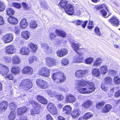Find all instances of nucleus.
Instances as JSON below:
<instances>
[{
	"label": "nucleus",
	"instance_id": "49530a36",
	"mask_svg": "<svg viewBox=\"0 0 120 120\" xmlns=\"http://www.w3.org/2000/svg\"><path fill=\"white\" fill-rule=\"evenodd\" d=\"M94 60V59L91 57H88L85 60L86 63L87 64H89L92 63Z\"/></svg>",
	"mask_w": 120,
	"mask_h": 120
},
{
	"label": "nucleus",
	"instance_id": "9b49d317",
	"mask_svg": "<svg viewBox=\"0 0 120 120\" xmlns=\"http://www.w3.org/2000/svg\"><path fill=\"white\" fill-rule=\"evenodd\" d=\"M48 110L52 113L55 114L57 113V110L55 105L52 103H49L47 106Z\"/></svg>",
	"mask_w": 120,
	"mask_h": 120
},
{
	"label": "nucleus",
	"instance_id": "9d476101",
	"mask_svg": "<svg viewBox=\"0 0 120 120\" xmlns=\"http://www.w3.org/2000/svg\"><path fill=\"white\" fill-rule=\"evenodd\" d=\"M76 100V99L74 95L70 94L66 96L65 102L67 103H73L75 102Z\"/></svg>",
	"mask_w": 120,
	"mask_h": 120
},
{
	"label": "nucleus",
	"instance_id": "37998d69",
	"mask_svg": "<svg viewBox=\"0 0 120 120\" xmlns=\"http://www.w3.org/2000/svg\"><path fill=\"white\" fill-rule=\"evenodd\" d=\"M112 79L110 77L108 76L104 79V82L106 84H110L112 82Z\"/></svg>",
	"mask_w": 120,
	"mask_h": 120
},
{
	"label": "nucleus",
	"instance_id": "4d7b16f0",
	"mask_svg": "<svg viewBox=\"0 0 120 120\" xmlns=\"http://www.w3.org/2000/svg\"><path fill=\"white\" fill-rule=\"evenodd\" d=\"M3 2L0 1V11H3L5 8V6Z\"/></svg>",
	"mask_w": 120,
	"mask_h": 120
},
{
	"label": "nucleus",
	"instance_id": "aec40b11",
	"mask_svg": "<svg viewBox=\"0 0 120 120\" xmlns=\"http://www.w3.org/2000/svg\"><path fill=\"white\" fill-rule=\"evenodd\" d=\"M20 53L23 55H27L29 54L30 51L27 47H23L21 48Z\"/></svg>",
	"mask_w": 120,
	"mask_h": 120
},
{
	"label": "nucleus",
	"instance_id": "a878e982",
	"mask_svg": "<svg viewBox=\"0 0 120 120\" xmlns=\"http://www.w3.org/2000/svg\"><path fill=\"white\" fill-rule=\"evenodd\" d=\"M93 104L92 101L89 100L85 101L82 105L84 108L86 109L90 107Z\"/></svg>",
	"mask_w": 120,
	"mask_h": 120
},
{
	"label": "nucleus",
	"instance_id": "0eeeda50",
	"mask_svg": "<svg viewBox=\"0 0 120 120\" xmlns=\"http://www.w3.org/2000/svg\"><path fill=\"white\" fill-rule=\"evenodd\" d=\"M66 13L68 15H72L74 14L75 9L73 6L70 4H68L65 9Z\"/></svg>",
	"mask_w": 120,
	"mask_h": 120
},
{
	"label": "nucleus",
	"instance_id": "7ed1b4c3",
	"mask_svg": "<svg viewBox=\"0 0 120 120\" xmlns=\"http://www.w3.org/2000/svg\"><path fill=\"white\" fill-rule=\"evenodd\" d=\"M32 82L30 80L28 79L23 80L20 83V88H23L25 90H28L30 89L33 86Z\"/></svg>",
	"mask_w": 120,
	"mask_h": 120
},
{
	"label": "nucleus",
	"instance_id": "338daca9",
	"mask_svg": "<svg viewBox=\"0 0 120 120\" xmlns=\"http://www.w3.org/2000/svg\"><path fill=\"white\" fill-rule=\"evenodd\" d=\"M94 26V24L92 21H90L89 22V25L88 26V28L89 29L92 28Z\"/></svg>",
	"mask_w": 120,
	"mask_h": 120
},
{
	"label": "nucleus",
	"instance_id": "c9c22d12",
	"mask_svg": "<svg viewBox=\"0 0 120 120\" xmlns=\"http://www.w3.org/2000/svg\"><path fill=\"white\" fill-rule=\"evenodd\" d=\"M6 13L7 15L10 17L13 15L15 13V11L14 10L11 8H7L6 9Z\"/></svg>",
	"mask_w": 120,
	"mask_h": 120
},
{
	"label": "nucleus",
	"instance_id": "a18cd8bd",
	"mask_svg": "<svg viewBox=\"0 0 120 120\" xmlns=\"http://www.w3.org/2000/svg\"><path fill=\"white\" fill-rule=\"evenodd\" d=\"M93 116V114L91 112L87 113L85 114L83 116V118L87 120Z\"/></svg>",
	"mask_w": 120,
	"mask_h": 120
},
{
	"label": "nucleus",
	"instance_id": "dca6fc26",
	"mask_svg": "<svg viewBox=\"0 0 120 120\" xmlns=\"http://www.w3.org/2000/svg\"><path fill=\"white\" fill-rule=\"evenodd\" d=\"M9 71V69L8 67L0 64V72L3 75H5Z\"/></svg>",
	"mask_w": 120,
	"mask_h": 120
},
{
	"label": "nucleus",
	"instance_id": "13d9d810",
	"mask_svg": "<svg viewBox=\"0 0 120 120\" xmlns=\"http://www.w3.org/2000/svg\"><path fill=\"white\" fill-rule=\"evenodd\" d=\"M12 4L13 7L16 8H19L21 7V4L17 3H13Z\"/></svg>",
	"mask_w": 120,
	"mask_h": 120
},
{
	"label": "nucleus",
	"instance_id": "473e14b6",
	"mask_svg": "<svg viewBox=\"0 0 120 120\" xmlns=\"http://www.w3.org/2000/svg\"><path fill=\"white\" fill-rule=\"evenodd\" d=\"M28 25V23L26 22V19H22L20 22V26L21 28H26Z\"/></svg>",
	"mask_w": 120,
	"mask_h": 120
},
{
	"label": "nucleus",
	"instance_id": "3c124183",
	"mask_svg": "<svg viewBox=\"0 0 120 120\" xmlns=\"http://www.w3.org/2000/svg\"><path fill=\"white\" fill-rule=\"evenodd\" d=\"M3 59L4 62L7 63H10L12 60L11 58L8 56L4 57Z\"/></svg>",
	"mask_w": 120,
	"mask_h": 120
},
{
	"label": "nucleus",
	"instance_id": "423d86ee",
	"mask_svg": "<svg viewBox=\"0 0 120 120\" xmlns=\"http://www.w3.org/2000/svg\"><path fill=\"white\" fill-rule=\"evenodd\" d=\"M5 51L7 53L11 54L15 53L16 49L14 45H10L5 47Z\"/></svg>",
	"mask_w": 120,
	"mask_h": 120
},
{
	"label": "nucleus",
	"instance_id": "c756f323",
	"mask_svg": "<svg viewBox=\"0 0 120 120\" xmlns=\"http://www.w3.org/2000/svg\"><path fill=\"white\" fill-rule=\"evenodd\" d=\"M27 111V109L25 107H22L18 109L17 113L19 115H22L25 113Z\"/></svg>",
	"mask_w": 120,
	"mask_h": 120
},
{
	"label": "nucleus",
	"instance_id": "603ef678",
	"mask_svg": "<svg viewBox=\"0 0 120 120\" xmlns=\"http://www.w3.org/2000/svg\"><path fill=\"white\" fill-rule=\"evenodd\" d=\"M40 4L42 6V8L45 9H47L48 8V6L46 2L44 0H42L41 3Z\"/></svg>",
	"mask_w": 120,
	"mask_h": 120
},
{
	"label": "nucleus",
	"instance_id": "69168bd1",
	"mask_svg": "<svg viewBox=\"0 0 120 120\" xmlns=\"http://www.w3.org/2000/svg\"><path fill=\"white\" fill-rule=\"evenodd\" d=\"M57 88L59 90L63 92H67L68 91L67 90L61 86H58Z\"/></svg>",
	"mask_w": 120,
	"mask_h": 120
},
{
	"label": "nucleus",
	"instance_id": "c85d7f7f",
	"mask_svg": "<svg viewBox=\"0 0 120 120\" xmlns=\"http://www.w3.org/2000/svg\"><path fill=\"white\" fill-rule=\"evenodd\" d=\"M8 21L9 23L14 24H16L18 23L17 19L11 16L8 19Z\"/></svg>",
	"mask_w": 120,
	"mask_h": 120
},
{
	"label": "nucleus",
	"instance_id": "f03ea898",
	"mask_svg": "<svg viewBox=\"0 0 120 120\" xmlns=\"http://www.w3.org/2000/svg\"><path fill=\"white\" fill-rule=\"evenodd\" d=\"M53 81L57 83L63 82L66 79V76L62 72L55 73L52 75Z\"/></svg>",
	"mask_w": 120,
	"mask_h": 120
},
{
	"label": "nucleus",
	"instance_id": "393cba45",
	"mask_svg": "<svg viewBox=\"0 0 120 120\" xmlns=\"http://www.w3.org/2000/svg\"><path fill=\"white\" fill-rule=\"evenodd\" d=\"M30 33L27 31L24 30L22 31L21 34V36L22 38L27 40L30 37Z\"/></svg>",
	"mask_w": 120,
	"mask_h": 120
},
{
	"label": "nucleus",
	"instance_id": "4be33fe9",
	"mask_svg": "<svg viewBox=\"0 0 120 120\" xmlns=\"http://www.w3.org/2000/svg\"><path fill=\"white\" fill-rule=\"evenodd\" d=\"M71 108L69 105H66L64 107L63 111L64 113L67 115L69 114L71 112Z\"/></svg>",
	"mask_w": 120,
	"mask_h": 120
},
{
	"label": "nucleus",
	"instance_id": "864d4df0",
	"mask_svg": "<svg viewBox=\"0 0 120 120\" xmlns=\"http://www.w3.org/2000/svg\"><path fill=\"white\" fill-rule=\"evenodd\" d=\"M5 78L6 79L12 80L13 79V77L12 74H8L6 75Z\"/></svg>",
	"mask_w": 120,
	"mask_h": 120
},
{
	"label": "nucleus",
	"instance_id": "09e8293b",
	"mask_svg": "<svg viewBox=\"0 0 120 120\" xmlns=\"http://www.w3.org/2000/svg\"><path fill=\"white\" fill-rule=\"evenodd\" d=\"M37 57L35 56H32L30 57L29 59V62L30 64L33 63L34 61H37Z\"/></svg>",
	"mask_w": 120,
	"mask_h": 120
},
{
	"label": "nucleus",
	"instance_id": "f8f14e48",
	"mask_svg": "<svg viewBox=\"0 0 120 120\" xmlns=\"http://www.w3.org/2000/svg\"><path fill=\"white\" fill-rule=\"evenodd\" d=\"M88 72L87 70H78L75 73V76L78 78H81L84 77L85 75L87 74Z\"/></svg>",
	"mask_w": 120,
	"mask_h": 120
},
{
	"label": "nucleus",
	"instance_id": "4c0bfd02",
	"mask_svg": "<svg viewBox=\"0 0 120 120\" xmlns=\"http://www.w3.org/2000/svg\"><path fill=\"white\" fill-rule=\"evenodd\" d=\"M100 73L102 74H104L107 72L108 69L106 66H102L100 68Z\"/></svg>",
	"mask_w": 120,
	"mask_h": 120
},
{
	"label": "nucleus",
	"instance_id": "bb28decb",
	"mask_svg": "<svg viewBox=\"0 0 120 120\" xmlns=\"http://www.w3.org/2000/svg\"><path fill=\"white\" fill-rule=\"evenodd\" d=\"M41 44L42 47L44 49L45 52L48 53H49L52 52V49L49 48V46L47 44L42 43Z\"/></svg>",
	"mask_w": 120,
	"mask_h": 120
},
{
	"label": "nucleus",
	"instance_id": "052dcab7",
	"mask_svg": "<svg viewBox=\"0 0 120 120\" xmlns=\"http://www.w3.org/2000/svg\"><path fill=\"white\" fill-rule=\"evenodd\" d=\"M14 31V32L16 34H19L20 32V30L19 27L17 26H15Z\"/></svg>",
	"mask_w": 120,
	"mask_h": 120
},
{
	"label": "nucleus",
	"instance_id": "6e6d98bb",
	"mask_svg": "<svg viewBox=\"0 0 120 120\" xmlns=\"http://www.w3.org/2000/svg\"><path fill=\"white\" fill-rule=\"evenodd\" d=\"M68 61L67 59L66 58H63L61 60V62L62 64L64 65H67L68 64Z\"/></svg>",
	"mask_w": 120,
	"mask_h": 120
},
{
	"label": "nucleus",
	"instance_id": "b1692460",
	"mask_svg": "<svg viewBox=\"0 0 120 120\" xmlns=\"http://www.w3.org/2000/svg\"><path fill=\"white\" fill-rule=\"evenodd\" d=\"M20 71V68L17 66H14L11 69V71L14 74L16 75L19 74Z\"/></svg>",
	"mask_w": 120,
	"mask_h": 120
},
{
	"label": "nucleus",
	"instance_id": "5701e85b",
	"mask_svg": "<svg viewBox=\"0 0 120 120\" xmlns=\"http://www.w3.org/2000/svg\"><path fill=\"white\" fill-rule=\"evenodd\" d=\"M81 112L79 109H74L72 112L71 115L73 118H75L79 116Z\"/></svg>",
	"mask_w": 120,
	"mask_h": 120
},
{
	"label": "nucleus",
	"instance_id": "79ce46f5",
	"mask_svg": "<svg viewBox=\"0 0 120 120\" xmlns=\"http://www.w3.org/2000/svg\"><path fill=\"white\" fill-rule=\"evenodd\" d=\"M16 113L15 111H13L11 112L8 116V119L10 120H13L15 117Z\"/></svg>",
	"mask_w": 120,
	"mask_h": 120
},
{
	"label": "nucleus",
	"instance_id": "f3484780",
	"mask_svg": "<svg viewBox=\"0 0 120 120\" xmlns=\"http://www.w3.org/2000/svg\"><path fill=\"white\" fill-rule=\"evenodd\" d=\"M8 106V102L4 101L0 103V113H2L4 112L7 109Z\"/></svg>",
	"mask_w": 120,
	"mask_h": 120
},
{
	"label": "nucleus",
	"instance_id": "8fccbe9b",
	"mask_svg": "<svg viewBox=\"0 0 120 120\" xmlns=\"http://www.w3.org/2000/svg\"><path fill=\"white\" fill-rule=\"evenodd\" d=\"M10 108L13 110V111H15V109L17 107L16 105L13 102H11L9 104Z\"/></svg>",
	"mask_w": 120,
	"mask_h": 120
},
{
	"label": "nucleus",
	"instance_id": "e433bc0d",
	"mask_svg": "<svg viewBox=\"0 0 120 120\" xmlns=\"http://www.w3.org/2000/svg\"><path fill=\"white\" fill-rule=\"evenodd\" d=\"M29 46L32 51L35 52L37 51L38 47L36 45L32 43H30L29 44Z\"/></svg>",
	"mask_w": 120,
	"mask_h": 120
},
{
	"label": "nucleus",
	"instance_id": "6e6552de",
	"mask_svg": "<svg viewBox=\"0 0 120 120\" xmlns=\"http://www.w3.org/2000/svg\"><path fill=\"white\" fill-rule=\"evenodd\" d=\"M84 60V56L82 53L79 54L74 57L73 61L74 63H81Z\"/></svg>",
	"mask_w": 120,
	"mask_h": 120
},
{
	"label": "nucleus",
	"instance_id": "bf43d9fd",
	"mask_svg": "<svg viewBox=\"0 0 120 120\" xmlns=\"http://www.w3.org/2000/svg\"><path fill=\"white\" fill-rule=\"evenodd\" d=\"M114 81L116 84H120V79L117 76L115 77H114Z\"/></svg>",
	"mask_w": 120,
	"mask_h": 120
},
{
	"label": "nucleus",
	"instance_id": "774afa93",
	"mask_svg": "<svg viewBox=\"0 0 120 120\" xmlns=\"http://www.w3.org/2000/svg\"><path fill=\"white\" fill-rule=\"evenodd\" d=\"M105 102H99L96 105V107L98 109H99L100 107L103 105L105 104Z\"/></svg>",
	"mask_w": 120,
	"mask_h": 120
},
{
	"label": "nucleus",
	"instance_id": "ea45409f",
	"mask_svg": "<svg viewBox=\"0 0 120 120\" xmlns=\"http://www.w3.org/2000/svg\"><path fill=\"white\" fill-rule=\"evenodd\" d=\"M37 26V22L34 21H31L30 23V27L33 29H35Z\"/></svg>",
	"mask_w": 120,
	"mask_h": 120
},
{
	"label": "nucleus",
	"instance_id": "6ab92c4d",
	"mask_svg": "<svg viewBox=\"0 0 120 120\" xmlns=\"http://www.w3.org/2000/svg\"><path fill=\"white\" fill-rule=\"evenodd\" d=\"M23 74L31 75L33 72V69L30 67L27 66L24 68L22 70Z\"/></svg>",
	"mask_w": 120,
	"mask_h": 120
},
{
	"label": "nucleus",
	"instance_id": "1a4fd4ad",
	"mask_svg": "<svg viewBox=\"0 0 120 120\" xmlns=\"http://www.w3.org/2000/svg\"><path fill=\"white\" fill-rule=\"evenodd\" d=\"M13 38V36L12 34H8L4 36L2 39L5 43H8L12 41Z\"/></svg>",
	"mask_w": 120,
	"mask_h": 120
},
{
	"label": "nucleus",
	"instance_id": "39448f33",
	"mask_svg": "<svg viewBox=\"0 0 120 120\" xmlns=\"http://www.w3.org/2000/svg\"><path fill=\"white\" fill-rule=\"evenodd\" d=\"M36 82L37 85L42 89L46 88L49 86L47 82L42 79H38Z\"/></svg>",
	"mask_w": 120,
	"mask_h": 120
},
{
	"label": "nucleus",
	"instance_id": "a211bd4d",
	"mask_svg": "<svg viewBox=\"0 0 120 120\" xmlns=\"http://www.w3.org/2000/svg\"><path fill=\"white\" fill-rule=\"evenodd\" d=\"M68 51L67 49H64L58 50L56 52L57 56L61 57L66 55L68 53Z\"/></svg>",
	"mask_w": 120,
	"mask_h": 120
},
{
	"label": "nucleus",
	"instance_id": "20e7f679",
	"mask_svg": "<svg viewBox=\"0 0 120 120\" xmlns=\"http://www.w3.org/2000/svg\"><path fill=\"white\" fill-rule=\"evenodd\" d=\"M38 73L39 75L41 76L48 77L50 75V70L46 67H43L39 70Z\"/></svg>",
	"mask_w": 120,
	"mask_h": 120
},
{
	"label": "nucleus",
	"instance_id": "7c9ffc66",
	"mask_svg": "<svg viewBox=\"0 0 120 120\" xmlns=\"http://www.w3.org/2000/svg\"><path fill=\"white\" fill-rule=\"evenodd\" d=\"M102 62V60L100 58H97L95 61L93 66L97 67L100 65Z\"/></svg>",
	"mask_w": 120,
	"mask_h": 120
},
{
	"label": "nucleus",
	"instance_id": "4468645a",
	"mask_svg": "<svg viewBox=\"0 0 120 120\" xmlns=\"http://www.w3.org/2000/svg\"><path fill=\"white\" fill-rule=\"evenodd\" d=\"M46 61L47 65L49 67L53 66L56 64V60L53 58L47 57L46 58Z\"/></svg>",
	"mask_w": 120,
	"mask_h": 120
},
{
	"label": "nucleus",
	"instance_id": "f704fd0d",
	"mask_svg": "<svg viewBox=\"0 0 120 120\" xmlns=\"http://www.w3.org/2000/svg\"><path fill=\"white\" fill-rule=\"evenodd\" d=\"M12 59L13 63L14 64H18L20 62V59L18 56H15L13 57Z\"/></svg>",
	"mask_w": 120,
	"mask_h": 120
},
{
	"label": "nucleus",
	"instance_id": "c03bdc74",
	"mask_svg": "<svg viewBox=\"0 0 120 120\" xmlns=\"http://www.w3.org/2000/svg\"><path fill=\"white\" fill-rule=\"evenodd\" d=\"M40 109L37 108H34L33 109L30 110L31 114L33 115L35 114H38L39 113V110Z\"/></svg>",
	"mask_w": 120,
	"mask_h": 120
},
{
	"label": "nucleus",
	"instance_id": "cd10ccee",
	"mask_svg": "<svg viewBox=\"0 0 120 120\" xmlns=\"http://www.w3.org/2000/svg\"><path fill=\"white\" fill-rule=\"evenodd\" d=\"M55 32L57 35L62 37L64 38L66 37V34L65 32L64 31L56 29L55 31Z\"/></svg>",
	"mask_w": 120,
	"mask_h": 120
},
{
	"label": "nucleus",
	"instance_id": "e2e57ef3",
	"mask_svg": "<svg viewBox=\"0 0 120 120\" xmlns=\"http://www.w3.org/2000/svg\"><path fill=\"white\" fill-rule=\"evenodd\" d=\"M95 32L98 35L100 36L101 33L99 28L98 27L95 28Z\"/></svg>",
	"mask_w": 120,
	"mask_h": 120
},
{
	"label": "nucleus",
	"instance_id": "0e129e2a",
	"mask_svg": "<svg viewBox=\"0 0 120 120\" xmlns=\"http://www.w3.org/2000/svg\"><path fill=\"white\" fill-rule=\"evenodd\" d=\"M48 94L51 97L55 96L56 97V96L57 95V93L55 91H53L50 92Z\"/></svg>",
	"mask_w": 120,
	"mask_h": 120
},
{
	"label": "nucleus",
	"instance_id": "de8ad7c7",
	"mask_svg": "<svg viewBox=\"0 0 120 120\" xmlns=\"http://www.w3.org/2000/svg\"><path fill=\"white\" fill-rule=\"evenodd\" d=\"M32 106L34 108H37L40 109L41 106L37 102L34 101H32L31 102Z\"/></svg>",
	"mask_w": 120,
	"mask_h": 120
},
{
	"label": "nucleus",
	"instance_id": "72a5a7b5",
	"mask_svg": "<svg viewBox=\"0 0 120 120\" xmlns=\"http://www.w3.org/2000/svg\"><path fill=\"white\" fill-rule=\"evenodd\" d=\"M37 99L38 101L43 104H45L47 102V101L43 97L39 95H38Z\"/></svg>",
	"mask_w": 120,
	"mask_h": 120
},
{
	"label": "nucleus",
	"instance_id": "5fc2aeb1",
	"mask_svg": "<svg viewBox=\"0 0 120 120\" xmlns=\"http://www.w3.org/2000/svg\"><path fill=\"white\" fill-rule=\"evenodd\" d=\"M56 98L58 101H61L63 99L64 96L62 94H57V95L56 96Z\"/></svg>",
	"mask_w": 120,
	"mask_h": 120
},
{
	"label": "nucleus",
	"instance_id": "ddd939ff",
	"mask_svg": "<svg viewBox=\"0 0 120 120\" xmlns=\"http://www.w3.org/2000/svg\"><path fill=\"white\" fill-rule=\"evenodd\" d=\"M109 22L112 25L115 26H117L120 24L119 21L116 17L113 16L109 20Z\"/></svg>",
	"mask_w": 120,
	"mask_h": 120
},
{
	"label": "nucleus",
	"instance_id": "f257e3e1",
	"mask_svg": "<svg viewBox=\"0 0 120 120\" xmlns=\"http://www.w3.org/2000/svg\"><path fill=\"white\" fill-rule=\"evenodd\" d=\"M76 84L79 86L78 90L83 94H90L93 92L95 89L94 85L92 82H88L83 80L76 81Z\"/></svg>",
	"mask_w": 120,
	"mask_h": 120
},
{
	"label": "nucleus",
	"instance_id": "a19ab883",
	"mask_svg": "<svg viewBox=\"0 0 120 120\" xmlns=\"http://www.w3.org/2000/svg\"><path fill=\"white\" fill-rule=\"evenodd\" d=\"M92 73L94 76L97 77L100 75V72L98 69L96 68L93 70Z\"/></svg>",
	"mask_w": 120,
	"mask_h": 120
},
{
	"label": "nucleus",
	"instance_id": "2eb2a0df",
	"mask_svg": "<svg viewBox=\"0 0 120 120\" xmlns=\"http://www.w3.org/2000/svg\"><path fill=\"white\" fill-rule=\"evenodd\" d=\"M70 42L71 44L73 49L77 53V51L79 49V47L81 45V44L78 42L75 43L73 40H71Z\"/></svg>",
	"mask_w": 120,
	"mask_h": 120
},
{
	"label": "nucleus",
	"instance_id": "680f3d73",
	"mask_svg": "<svg viewBox=\"0 0 120 120\" xmlns=\"http://www.w3.org/2000/svg\"><path fill=\"white\" fill-rule=\"evenodd\" d=\"M49 37L50 39L52 40L54 39L56 35L54 32H51L49 33Z\"/></svg>",
	"mask_w": 120,
	"mask_h": 120
},
{
	"label": "nucleus",
	"instance_id": "2f4dec72",
	"mask_svg": "<svg viewBox=\"0 0 120 120\" xmlns=\"http://www.w3.org/2000/svg\"><path fill=\"white\" fill-rule=\"evenodd\" d=\"M67 0H61L59 4V6L65 9L67 5Z\"/></svg>",
	"mask_w": 120,
	"mask_h": 120
},
{
	"label": "nucleus",
	"instance_id": "412c9836",
	"mask_svg": "<svg viewBox=\"0 0 120 120\" xmlns=\"http://www.w3.org/2000/svg\"><path fill=\"white\" fill-rule=\"evenodd\" d=\"M112 106L110 105L107 104L105 105L101 110L102 112L106 113L109 112L112 109Z\"/></svg>",
	"mask_w": 120,
	"mask_h": 120
},
{
	"label": "nucleus",
	"instance_id": "58836bf2",
	"mask_svg": "<svg viewBox=\"0 0 120 120\" xmlns=\"http://www.w3.org/2000/svg\"><path fill=\"white\" fill-rule=\"evenodd\" d=\"M87 23V21H85L84 22H82L81 20H78L76 21V25H79L81 24L82 25V27L84 28H85Z\"/></svg>",
	"mask_w": 120,
	"mask_h": 120
}]
</instances>
